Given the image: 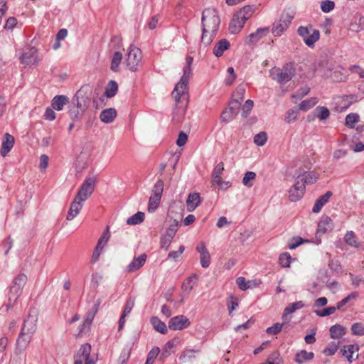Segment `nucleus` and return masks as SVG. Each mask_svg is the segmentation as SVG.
<instances>
[{
	"label": "nucleus",
	"mask_w": 364,
	"mask_h": 364,
	"mask_svg": "<svg viewBox=\"0 0 364 364\" xmlns=\"http://www.w3.org/2000/svg\"><path fill=\"white\" fill-rule=\"evenodd\" d=\"M317 102L318 100L316 97L305 100L300 103L299 109L303 111H307L310 108L313 107Z\"/></svg>",
	"instance_id": "c03bdc74"
},
{
	"label": "nucleus",
	"mask_w": 364,
	"mask_h": 364,
	"mask_svg": "<svg viewBox=\"0 0 364 364\" xmlns=\"http://www.w3.org/2000/svg\"><path fill=\"white\" fill-rule=\"evenodd\" d=\"M38 61V52L34 48H28L21 56V62L26 65H35Z\"/></svg>",
	"instance_id": "2eb2a0df"
},
{
	"label": "nucleus",
	"mask_w": 364,
	"mask_h": 364,
	"mask_svg": "<svg viewBox=\"0 0 364 364\" xmlns=\"http://www.w3.org/2000/svg\"><path fill=\"white\" fill-rule=\"evenodd\" d=\"M27 282V276L25 274H19L12 282V285L23 288Z\"/></svg>",
	"instance_id": "8fccbe9b"
},
{
	"label": "nucleus",
	"mask_w": 364,
	"mask_h": 364,
	"mask_svg": "<svg viewBox=\"0 0 364 364\" xmlns=\"http://www.w3.org/2000/svg\"><path fill=\"white\" fill-rule=\"evenodd\" d=\"M255 11V6L254 5L245 6L237 12V16L247 21L253 15Z\"/></svg>",
	"instance_id": "f704fd0d"
},
{
	"label": "nucleus",
	"mask_w": 364,
	"mask_h": 364,
	"mask_svg": "<svg viewBox=\"0 0 364 364\" xmlns=\"http://www.w3.org/2000/svg\"><path fill=\"white\" fill-rule=\"evenodd\" d=\"M200 262L203 268H208L210 264V255L209 252L200 255Z\"/></svg>",
	"instance_id": "680f3d73"
},
{
	"label": "nucleus",
	"mask_w": 364,
	"mask_h": 364,
	"mask_svg": "<svg viewBox=\"0 0 364 364\" xmlns=\"http://www.w3.org/2000/svg\"><path fill=\"white\" fill-rule=\"evenodd\" d=\"M69 102V99L65 95H56L51 101V107L57 111H60L63 109L64 105Z\"/></svg>",
	"instance_id": "a878e982"
},
{
	"label": "nucleus",
	"mask_w": 364,
	"mask_h": 364,
	"mask_svg": "<svg viewBox=\"0 0 364 364\" xmlns=\"http://www.w3.org/2000/svg\"><path fill=\"white\" fill-rule=\"evenodd\" d=\"M298 116V111L290 109L287 112V116L285 117V121L287 123H291L296 120Z\"/></svg>",
	"instance_id": "338daca9"
},
{
	"label": "nucleus",
	"mask_w": 364,
	"mask_h": 364,
	"mask_svg": "<svg viewBox=\"0 0 364 364\" xmlns=\"http://www.w3.org/2000/svg\"><path fill=\"white\" fill-rule=\"evenodd\" d=\"M345 242L351 247L358 248L359 242L357 240L355 235L353 231H348L344 236Z\"/></svg>",
	"instance_id": "c9c22d12"
},
{
	"label": "nucleus",
	"mask_w": 364,
	"mask_h": 364,
	"mask_svg": "<svg viewBox=\"0 0 364 364\" xmlns=\"http://www.w3.org/2000/svg\"><path fill=\"white\" fill-rule=\"evenodd\" d=\"M117 117V111L114 108H107L102 110L100 114V120L106 124L111 123Z\"/></svg>",
	"instance_id": "b1692460"
},
{
	"label": "nucleus",
	"mask_w": 364,
	"mask_h": 364,
	"mask_svg": "<svg viewBox=\"0 0 364 364\" xmlns=\"http://www.w3.org/2000/svg\"><path fill=\"white\" fill-rule=\"evenodd\" d=\"M318 179V176L314 172H304L297 175L296 181L300 184H304L306 187V184L314 183Z\"/></svg>",
	"instance_id": "6ab92c4d"
},
{
	"label": "nucleus",
	"mask_w": 364,
	"mask_h": 364,
	"mask_svg": "<svg viewBox=\"0 0 364 364\" xmlns=\"http://www.w3.org/2000/svg\"><path fill=\"white\" fill-rule=\"evenodd\" d=\"M23 288L12 285L10 287L9 293V306H12L17 301L19 296L21 294Z\"/></svg>",
	"instance_id": "cd10ccee"
},
{
	"label": "nucleus",
	"mask_w": 364,
	"mask_h": 364,
	"mask_svg": "<svg viewBox=\"0 0 364 364\" xmlns=\"http://www.w3.org/2000/svg\"><path fill=\"white\" fill-rule=\"evenodd\" d=\"M267 31H268V28H258L255 33L250 34V41L251 43L257 42Z\"/></svg>",
	"instance_id": "de8ad7c7"
},
{
	"label": "nucleus",
	"mask_w": 364,
	"mask_h": 364,
	"mask_svg": "<svg viewBox=\"0 0 364 364\" xmlns=\"http://www.w3.org/2000/svg\"><path fill=\"white\" fill-rule=\"evenodd\" d=\"M304 306V304L302 301L291 303L284 309L282 319L284 322L288 323L291 318H288V315L294 313L298 309H300Z\"/></svg>",
	"instance_id": "4be33fe9"
},
{
	"label": "nucleus",
	"mask_w": 364,
	"mask_h": 364,
	"mask_svg": "<svg viewBox=\"0 0 364 364\" xmlns=\"http://www.w3.org/2000/svg\"><path fill=\"white\" fill-rule=\"evenodd\" d=\"M164 183L162 179H158L154 184L151 193L149 197L148 204V211L150 213L154 212L159 207L162 193L164 191Z\"/></svg>",
	"instance_id": "39448f33"
},
{
	"label": "nucleus",
	"mask_w": 364,
	"mask_h": 364,
	"mask_svg": "<svg viewBox=\"0 0 364 364\" xmlns=\"http://www.w3.org/2000/svg\"><path fill=\"white\" fill-rule=\"evenodd\" d=\"M150 322L152 324L154 328L156 331H158L162 334H166L167 333L168 330H167V326H166V323L164 322L161 321L158 317H156V316L151 317Z\"/></svg>",
	"instance_id": "473e14b6"
},
{
	"label": "nucleus",
	"mask_w": 364,
	"mask_h": 364,
	"mask_svg": "<svg viewBox=\"0 0 364 364\" xmlns=\"http://www.w3.org/2000/svg\"><path fill=\"white\" fill-rule=\"evenodd\" d=\"M306 187L304 184H300L299 181H296V183L289 189V199L292 202H296L299 200L305 193Z\"/></svg>",
	"instance_id": "f3484780"
},
{
	"label": "nucleus",
	"mask_w": 364,
	"mask_h": 364,
	"mask_svg": "<svg viewBox=\"0 0 364 364\" xmlns=\"http://www.w3.org/2000/svg\"><path fill=\"white\" fill-rule=\"evenodd\" d=\"M314 358V353L313 352L301 350L296 354L294 360L298 364H302L304 361L311 360Z\"/></svg>",
	"instance_id": "7c9ffc66"
},
{
	"label": "nucleus",
	"mask_w": 364,
	"mask_h": 364,
	"mask_svg": "<svg viewBox=\"0 0 364 364\" xmlns=\"http://www.w3.org/2000/svg\"><path fill=\"white\" fill-rule=\"evenodd\" d=\"M146 257L147 256L146 254H141L139 256L134 257L127 267L126 271L127 272H134L137 271L145 264Z\"/></svg>",
	"instance_id": "a211bd4d"
},
{
	"label": "nucleus",
	"mask_w": 364,
	"mask_h": 364,
	"mask_svg": "<svg viewBox=\"0 0 364 364\" xmlns=\"http://www.w3.org/2000/svg\"><path fill=\"white\" fill-rule=\"evenodd\" d=\"M311 33L306 38V41L304 42L308 46L312 47L314 46V43L319 39L320 33L318 30L311 29Z\"/></svg>",
	"instance_id": "79ce46f5"
},
{
	"label": "nucleus",
	"mask_w": 364,
	"mask_h": 364,
	"mask_svg": "<svg viewBox=\"0 0 364 364\" xmlns=\"http://www.w3.org/2000/svg\"><path fill=\"white\" fill-rule=\"evenodd\" d=\"M352 334L355 336L364 335V324L362 323H355L351 326Z\"/></svg>",
	"instance_id": "5fc2aeb1"
},
{
	"label": "nucleus",
	"mask_w": 364,
	"mask_h": 364,
	"mask_svg": "<svg viewBox=\"0 0 364 364\" xmlns=\"http://www.w3.org/2000/svg\"><path fill=\"white\" fill-rule=\"evenodd\" d=\"M122 60V54L119 51L115 52L114 53V55L112 59L110 69L114 72L118 71L119 66V64H120Z\"/></svg>",
	"instance_id": "ea45409f"
},
{
	"label": "nucleus",
	"mask_w": 364,
	"mask_h": 364,
	"mask_svg": "<svg viewBox=\"0 0 364 364\" xmlns=\"http://www.w3.org/2000/svg\"><path fill=\"white\" fill-rule=\"evenodd\" d=\"M246 21L237 16V13L234 15L230 23L229 28L232 33H237L243 28Z\"/></svg>",
	"instance_id": "5701e85b"
},
{
	"label": "nucleus",
	"mask_w": 364,
	"mask_h": 364,
	"mask_svg": "<svg viewBox=\"0 0 364 364\" xmlns=\"http://www.w3.org/2000/svg\"><path fill=\"white\" fill-rule=\"evenodd\" d=\"M253 105H254V102L251 100H247L245 102V105L242 107V112H242V116L244 117H247V115L249 114L250 112L252 109Z\"/></svg>",
	"instance_id": "69168bd1"
},
{
	"label": "nucleus",
	"mask_w": 364,
	"mask_h": 364,
	"mask_svg": "<svg viewBox=\"0 0 364 364\" xmlns=\"http://www.w3.org/2000/svg\"><path fill=\"white\" fill-rule=\"evenodd\" d=\"M335 7V4L333 1L330 0H326L321 2V9L322 11L325 13L330 12Z\"/></svg>",
	"instance_id": "e2e57ef3"
},
{
	"label": "nucleus",
	"mask_w": 364,
	"mask_h": 364,
	"mask_svg": "<svg viewBox=\"0 0 364 364\" xmlns=\"http://www.w3.org/2000/svg\"><path fill=\"white\" fill-rule=\"evenodd\" d=\"M109 238V230L107 228V230L103 232L102 236L98 240L96 247L103 250V248H104L105 245L107 244Z\"/></svg>",
	"instance_id": "6e6d98bb"
},
{
	"label": "nucleus",
	"mask_w": 364,
	"mask_h": 364,
	"mask_svg": "<svg viewBox=\"0 0 364 364\" xmlns=\"http://www.w3.org/2000/svg\"><path fill=\"white\" fill-rule=\"evenodd\" d=\"M159 352L160 349L159 347L153 348L148 353L145 364H153L155 358L158 356Z\"/></svg>",
	"instance_id": "864d4df0"
},
{
	"label": "nucleus",
	"mask_w": 364,
	"mask_h": 364,
	"mask_svg": "<svg viewBox=\"0 0 364 364\" xmlns=\"http://www.w3.org/2000/svg\"><path fill=\"white\" fill-rule=\"evenodd\" d=\"M142 55L141 50L131 45L126 55V65L131 71H136L141 64Z\"/></svg>",
	"instance_id": "423d86ee"
},
{
	"label": "nucleus",
	"mask_w": 364,
	"mask_h": 364,
	"mask_svg": "<svg viewBox=\"0 0 364 364\" xmlns=\"http://www.w3.org/2000/svg\"><path fill=\"white\" fill-rule=\"evenodd\" d=\"M91 345L85 343L81 346L77 353L75 355V360H82L85 364H94L95 361L90 358Z\"/></svg>",
	"instance_id": "ddd939ff"
},
{
	"label": "nucleus",
	"mask_w": 364,
	"mask_h": 364,
	"mask_svg": "<svg viewBox=\"0 0 364 364\" xmlns=\"http://www.w3.org/2000/svg\"><path fill=\"white\" fill-rule=\"evenodd\" d=\"M256 178V173L253 171H247L245 173L243 178L242 183L247 187H252L253 183H251L252 181H254Z\"/></svg>",
	"instance_id": "09e8293b"
},
{
	"label": "nucleus",
	"mask_w": 364,
	"mask_h": 364,
	"mask_svg": "<svg viewBox=\"0 0 364 364\" xmlns=\"http://www.w3.org/2000/svg\"><path fill=\"white\" fill-rule=\"evenodd\" d=\"M84 201H81L80 199H77L75 197V199L71 203L68 215L66 219L68 220H71L74 219L80 213L81 208H82V203Z\"/></svg>",
	"instance_id": "aec40b11"
},
{
	"label": "nucleus",
	"mask_w": 364,
	"mask_h": 364,
	"mask_svg": "<svg viewBox=\"0 0 364 364\" xmlns=\"http://www.w3.org/2000/svg\"><path fill=\"white\" fill-rule=\"evenodd\" d=\"M230 48V43L227 39H222L219 41L213 48V54L216 57L223 55L225 50Z\"/></svg>",
	"instance_id": "c85d7f7f"
},
{
	"label": "nucleus",
	"mask_w": 364,
	"mask_h": 364,
	"mask_svg": "<svg viewBox=\"0 0 364 364\" xmlns=\"http://www.w3.org/2000/svg\"><path fill=\"white\" fill-rule=\"evenodd\" d=\"M199 350H196L193 349H188L183 351L182 354L179 357L180 360H183V362H186L190 360L191 359L196 357V353Z\"/></svg>",
	"instance_id": "49530a36"
},
{
	"label": "nucleus",
	"mask_w": 364,
	"mask_h": 364,
	"mask_svg": "<svg viewBox=\"0 0 364 364\" xmlns=\"http://www.w3.org/2000/svg\"><path fill=\"white\" fill-rule=\"evenodd\" d=\"M267 140V133L264 132H261L258 134H257L254 136V142L259 146H262L265 144Z\"/></svg>",
	"instance_id": "3c124183"
},
{
	"label": "nucleus",
	"mask_w": 364,
	"mask_h": 364,
	"mask_svg": "<svg viewBox=\"0 0 364 364\" xmlns=\"http://www.w3.org/2000/svg\"><path fill=\"white\" fill-rule=\"evenodd\" d=\"M294 15L287 12L283 14L281 18L273 23L272 32L274 36H280L291 23Z\"/></svg>",
	"instance_id": "6e6552de"
},
{
	"label": "nucleus",
	"mask_w": 364,
	"mask_h": 364,
	"mask_svg": "<svg viewBox=\"0 0 364 364\" xmlns=\"http://www.w3.org/2000/svg\"><path fill=\"white\" fill-rule=\"evenodd\" d=\"M92 89L90 86H82L73 97L71 103L85 112L89 107Z\"/></svg>",
	"instance_id": "20e7f679"
},
{
	"label": "nucleus",
	"mask_w": 364,
	"mask_h": 364,
	"mask_svg": "<svg viewBox=\"0 0 364 364\" xmlns=\"http://www.w3.org/2000/svg\"><path fill=\"white\" fill-rule=\"evenodd\" d=\"M96 182L97 178L95 177L86 178L81 185L75 197L81 201H85L92 194Z\"/></svg>",
	"instance_id": "0eeeda50"
},
{
	"label": "nucleus",
	"mask_w": 364,
	"mask_h": 364,
	"mask_svg": "<svg viewBox=\"0 0 364 364\" xmlns=\"http://www.w3.org/2000/svg\"><path fill=\"white\" fill-rule=\"evenodd\" d=\"M15 140L14 137L9 133L4 134V139L2 141L1 149V155L2 156H6V154L11 151L14 144Z\"/></svg>",
	"instance_id": "412c9836"
},
{
	"label": "nucleus",
	"mask_w": 364,
	"mask_h": 364,
	"mask_svg": "<svg viewBox=\"0 0 364 364\" xmlns=\"http://www.w3.org/2000/svg\"><path fill=\"white\" fill-rule=\"evenodd\" d=\"M85 111L78 108L73 103L68 107V114L73 121H76L82 118Z\"/></svg>",
	"instance_id": "72a5a7b5"
},
{
	"label": "nucleus",
	"mask_w": 364,
	"mask_h": 364,
	"mask_svg": "<svg viewBox=\"0 0 364 364\" xmlns=\"http://www.w3.org/2000/svg\"><path fill=\"white\" fill-rule=\"evenodd\" d=\"M198 279V275L196 274L188 277L182 284L181 288L183 291L186 292L187 294H189Z\"/></svg>",
	"instance_id": "c756f323"
},
{
	"label": "nucleus",
	"mask_w": 364,
	"mask_h": 364,
	"mask_svg": "<svg viewBox=\"0 0 364 364\" xmlns=\"http://www.w3.org/2000/svg\"><path fill=\"white\" fill-rule=\"evenodd\" d=\"M232 104H235V106H230L229 109H225L221 115L220 120L222 122L228 123L232 120L237 114L240 102L238 100H235Z\"/></svg>",
	"instance_id": "dca6fc26"
},
{
	"label": "nucleus",
	"mask_w": 364,
	"mask_h": 364,
	"mask_svg": "<svg viewBox=\"0 0 364 364\" xmlns=\"http://www.w3.org/2000/svg\"><path fill=\"white\" fill-rule=\"evenodd\" d=\"M178 228V221L177 220H171L169 221V226L166 231V234L168 237L173 238Z\"/></svg>",
	"instance_id": "a19ab883"
},
{
	"label": "nucleus",
	"mask_w": 364,
	"mask_h": 364,
	"mask_svg": "<svg viewBox=\"0 0 364 364\" xmlns=\"http://www.w3.org/2000/svg\"><path fill=\"white\" fill-rule=\"evenodd\" d=\"M332 220L328 217H323L318 224L317 231L316 232V237L318 240V242L320 243L321 240V237L326 232L330 231L333 229Z\"/></svg>",
	"instance_id": "f8f14e48"
},
{
	"label": "nucleus",
	"mask_w": 364,
	"mask_h": 364,
	"mask_svg": "<svg viewBox=\"0 0 364 364\" xmlns=\"http://www.w3.org/2000/svg\"><path fill=\"white\" fill-rule=\"evenodd\" d=\"M314 114L321 121H323L328 118L330 115V112L326 107L318 106L314 109Z\"/></svg>",
	"instance_id": "e433bc0d"
},
{
	"label": "nucleus",
	"mask_w": 364,
	"mask_h": 364,
	"mask_svg": "<svg viewBox=\"0 0 364 364\" xmlns=\"http://www.w3.org/2000/svg\"><path fill=\"white\" fill-rule=\"evenodd\" d=\"M117 90H118L117 83L114 80H111L109 82V83L107 85V87L105 90V95L107 97L111 98L116 95Z\"/></svg>",
	"instance_id": "58836bf2"
},
{
	"label": "nucleus",
	"mask_w": 364,
	"mask_h": 364,
	"mask_svg": "<svg viewBox=\"0 0 364 364\" xmlns=\"http://www.w3.org/2000/svg\"><path fill=\"white\" fill-rule=\"evenodd\" d=\"M336 311V308L335 306H329L323 310H317L315 312L317 316L324 317L334 314Z\"/></svg>",
	"instance_id": "052dcab7"
},
{
	"label": "nucleus",
	"mask_w": 364,
	"mask_h": 364,
	"mask_svg": "<svg viewBox=\"0 0 364 364\" xmlns=\"http://www.w3.org/2000/svg\"><path fill=\"white\" fill-rule=\"evenodd\" d=\"M144 216L145 215L143 212H137L127 220V224L129 225L140 224L144 221Z\"/></svg>",
	"instance_id": "4c0bfd02"
},
{
	"label": "nucleus",
	"mask_w": 364,
	"mask_h": 364,
	"mask_svg": "<svg viewBox=\"0 0 364 364\" xmlns=\"http://www.w3.org/2000/svg\"><path fill=\"white\" fill-rule=\"evenodd\" d=\"M212 183L213 186H218L221 189L226 190L230 187L231 184L229 181H223L221 177L213 178Z\"/></svg>",
	"instance_id": "4d7b16f0"
},
{
	"label": "nucleus",
	"mask_w": 364,
	"mask_h": 364,
	"mask_svg": "<svg viewBox=\"0 0 364 364\" xmlns=\"http://www.w3.org/2000/svg\"><path fill=\"white\" fill-rule=\"evenodd\" d=\"M193 62V58L192 56L188 55L186 58V65L183 68V75L172 92V96L176 101H179L181 97L184 96L187 92L188 83L192 75L191 65Z\"/></svg>",
	"instance_id": "f03ea898"
},
{
	"label": "nucleus",
	"mask_w": 364,
	"mask_h": 364,
	"mask_svg": "<svg viewBox=\"0 0 364 364\" xmlns=\"http://www.w3.org/2000/svg\"><path fill=\"white\" fill-rule=\"evenodd\" d=\"M200 203V198L199 194L197 193H190L186 200L188 211H193Z\"/></svg>",
	"instance_id": "bb28decb"
},
{
	"label": "nucleus",
	"mask_w": 364,
	"mask_h": 364,
	"mask_svg": "<svg viewBox=\"0 0 364 364\" xmlns=\"http://www.w3.org/2000/svg\"><path fill=\"white\" fill-rule=\"evenodd\" d=\"M38 311L35 308L29 309L27 318L24 321L21 331L33 335L37 328Z\"/></svg>",
	"instance_id": "1a4fd4ad"
},
{
	"label": "nucleus",
	"mask_w": 364,
	"mask_h": 364,
	"mask_svg": "<svg viewBox=\"0 0 364 364\" xmlns=\"http://www.w3.org/2000/svg\"><path fill=\"white\" fill-rule=\"evenodd\" d=\"M339 343L332 341L328 343V346L323 350V353L326 355H333L338 350Z\"/></svg>",
	"instance_id": "603ef678"
},
{
	"label": "nucleus",
	"mask_w": 364,
	"mask_h": 364,
	"mask_svg": "<svg viewBox=\"0 0 364 364\" xmlns=\"http://www.w3.org/2000/svg\"><path fill=\"white\" fill-rule=\"evenodd\" d=\"M134 306V299L132 297H129L125 304L124 309L122 314L124 315H128L131 311L132 310Z\"/></svg>",
	"instance_id": "774afa93"
},
{
	"label": "nucleus",
	"mask_w": 364,
	"mask_h": 364,
	"mask_svg": "<svg viewBox=\"0 0 364 364\" xmlns=\"http://www.w3.org/2000/svg\"><path fill=\"white\" fill-rule=\"evenodd\" d=\"M191 325V321L184 315H178L172 317L168 321V328L173 331H181L187 328Z\"/></svg>",
	"instance_id": "9d476101"
},
{
	"label": "nucleus",
	"mask_w": 364,
	"mask_h": 364,
	"mask_svg": "<svg viewBox=\"0 0 364 364\" xmlns=\"http://www.w3.org/2000/svg\"><path fill=\"white\" fill-rule=\"evenodd\" d=\"M201 22V44L206 47L211 44L215 38L220 24V18L215 9L208 8L203 11Z\"/></svg>",
	"instance_id": "f257e3e1"
},
{
	"label": "nucleus",
	"mask_w": 364,
	"mask_h": 364,
	"mask_svg": "<svg viewBox=\"0 0 364 364\" xmlns=\"http://www.w3.org/2000/svg\"><path fill=\"white\" fill-rule=\"evenodd\" d=\"M291 256L288 252L283 253L280 255L279 262L282 267H287L290 264Z\"/></svg>",
	"instance_id": "0e129e2a"
},
{
	"label": "nucleus",
	"mask_w": 364,
	"mask_h": 364,
	"mask_svg": "<svg viewBox=\"0 0 364 364\" xmlns=\"http://www.w3.org/2000/svg\"><path fill=\"white\" fill-rule=\"evenodd\" d=\"M358 350V346L356 345H349L348 346V349H342L341 352L343 355L346 356L348 359V360L350 363H352L353 361V354Z\"/></svg>",
	"instance_id": "37998d69"
},
{
	"label": "nucleus",
	"mask_w": 364,
	"mask_h": 364,
	"mask_svg": "<svg viewBox=\"0 0 364 364\" xmlns=\"http://www.w3.org/2000/svg\"><path fill=\"white\" fill-rule=\"evenodd\" d=\"M101 304L100 299L97 300L96 303L93 305V306L88 311L86 314L85 318L84 319V322L82 325V328L80 331V333H84L86 330H87L92 323L97 312L98 311L99 306Z\"/></svg>",
	"instance_id": "4468645a"
},
{
	"label": "nucleus",
	"mask_w": 364,
	"mask_h": 364,
	"mask_svg": "<svg viewBox=\"0 0 364 364\" xmlns=\"http://www.w3.org/2000/svg\"><path fill=\"white\" fill-rule=\"evenodd\" d=\"M332 196L331 191H327L324 195L320 196L315 202L312 211L314 213H319L323 205L328 201Z\"/></svg>",
	"instance_id": "393cba45"
},
{
	"label": "nucleus",
	"mask_w": 364,
	"mask_h": 364,
	"mask_svg": "<svg viewBox=\"0 0 364 364\" xmlns=\"http://www.w3.org/2000/svg\"><path fill=\"white\" fill-rule=\"evenodd\" d=\"M359 115L356 113L348 114L346 117V125L349 128H353L355 124L359 121Z\"/></svg>",
	"instance_id": "a18cd8bd"
},
{
	"label": "nucleus",
	"mask_w": 364,
	"mask_h": 364,
	"mask_svg": "<svg viewBox=\"0 0 364 364\" xmlns=\"http://www.w3.org/2000/svg\"><path fill=\"white\" fill-rule=\"evenodd\" d=\"M295 74L296 69L291 63H287L282 69L274 67L270 70V76L272 80L280 85L289 82Z\"/></svg>",
	"instance_id": "7ed1b4c3"
},
{
	"label": "nucleus",
	"mask_w": 364,
	"mask_h": 364,
	"mask_svg": "<svg viewBox=\"0 0 364 364\" xmlns=\"http://www.w3.org/2000/svg\"><path fill=\"white\" fill-rule=\"evenodd\" d=\"M267 360H269L272 364H283L280 353L278 351H274L270 354Z\"/></svg>",
	"instance_id": "bf43d9fd"
},
{
	"label": "nucleus",
	"mask_w": 364,
	"mask_h": 364,
	"mask_svg": "<svg viewBox=\"0 0 364 364\" xmlns=\"http://www.w3.org/2000/svg\"><path fill=\"white\" fill-rule=\"evenodd\" d=\"M33 335L21 331L16 342L15 353L21 354L28 346Z\"/></svg>",
	"instance_id": "9b49d317"
},
{
	"label": "nucleus",
	"mask_w": 364,
	"mask_h": 364,
	"mask_svg": "<svg viewBox=\"0 0 364 364\" xmlns=\"http://www.w3.org/2000/svg\"><path fill=\"white\" fill-rule=\"evenodd\" d=\"M284 323L285 322L284 321V323H274L272 326L267 328V330H266L267 333L269 334V335L278 334L282 331V328Z\"/></svg>",
	"instance_id": "13d9d810"
},
{
	"label": "nucleus",
	"mask_w": 364,
	"mask_h": 364,
	"mask_svg": "<svg viewBox=\"0 0 364 364\" xmlns=\"http://www.w3.org/2000/svg\"><path fill=\"white\" fill-rule=\"evenodd\" d=\"M330 335L333 339H338L346 333V328L340 324H335L330 328Z\"/></svg>",
	"instance_id": "2f4dec72"
}]
</instances>
